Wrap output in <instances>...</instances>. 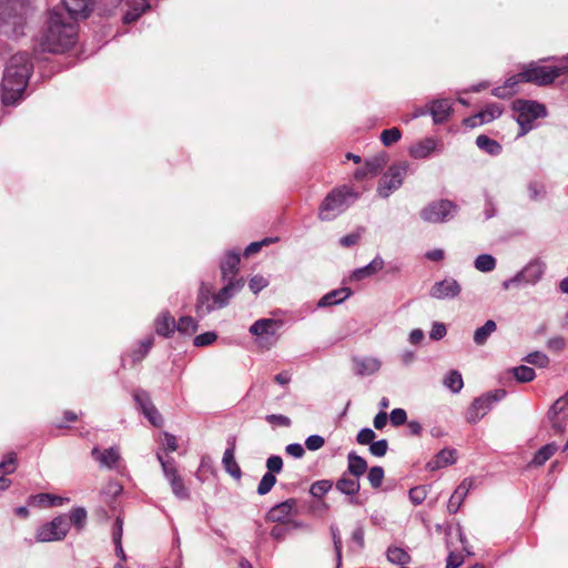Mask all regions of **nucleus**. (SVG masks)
<instances>
[{
  "label": "nucleus",
  "mask_w": 568,
  "mask_h": 568,
  "mask_svg": "<svg viewBox=\"0 0 568 568\" xmlns=\"http://www.w3.org/2000/svg\"><path fill=\"white\" fill-rule=\"evenodd\" d=\"M81 18L63 10L53 8L49 11L47 29L41 38L40 48L43 52L63 53L78 41V21Z\"/></svg>",
  "instance_id": "1"
},
{
  "label": "nucleus",
  "mask_w": 568,
  "mask_h": 568,
  "mask_svg": "<svg viewBox=\"0 0 568 568\" xmlns=\"http://www.w3.org/2000/svg\"><path fill=\"white\" fill-rule=\"evenodd\" d=\"M33 70L28 52L13 54L3 71L0 101L4 106H17L26 98V89Z\"/></svg>",
  "instance_id": "2"
},
{
  "label": "nucleus",
  "mask_w": 568,
  "mask_h": 568,
  "mask_svg": "<svg viewBox=\"0 0 568 568\" xmlns=\"http://www.w3.org/2000/svg\"><path fill=\"white\" fill-rule=\"evenodd\" d=\"M227 281V284L216 294L212 293L211 286L205 283H201L195 303V314L197 318L202 320L210 313L225 307L230 300L239 293L245 284L243 277Z\"/></svg>",
  "instance_id": "3"
},
{
  "label": "nucleus",
  "mask_w": 568,
  "mask_h": 568,
  "mask_svg": "<svg viewBox=\"0 0 568 568\" xmlns=\"http://www.w3.org/2000/svg\"><path fill=\"white\" fill-rule=\"evenodd\" d=\"M547 60H556L558 63L556 65H542L539 62H530L521 68V80L538 87H547L562 75L568 77V54L560 59L552 57L547 58Z\"/></svg>",
  "instance_id": "4"
},
{
  "label": "nucleus",
  "mask_w": 568,
  "mask_h": 568,
  "mask_svg": "<svg viewBox=\"0 0 568 568\" xmlns=\"http://www.w3.org/2000/svg\"><path fill=\"white\" fill-rule=\"evenodd\" d=\"M359 199V193L348 185L334 187L326 194L318 207L321 221H333Z\"/></svg>",
  "instance_id": "5"
},
{
  "label": "nucleus",
  "mask_w": 568,
  "mask_h": 568,
  "mask_svg": "<svg viewBox=\"0 0 568 568\" xmlns=\"http://www.w3.org/2000/svg\"><path fill=\"white\" fill-rule=\"evenodd\" d=\"M513 110L517 113L518 136H524L531 131L535 120L547 116L545 104L532 100L518 99L513 102Z\"/></svg>",
  "instance_id": "6"
},
{
  "label": "nucleus",
  "mask_w": 568,
  "mask_h": 568,
  "mask_svg": "<svg viewBox=\"0 0 568 568\" xmlns=\"http://www.w3.org/2000/svg\"><path fill=\"white\" fill-rule=\"evenodd\" d=\"M506 395L505 389L498 388L476 397L466 410L465 418L467 423L477 424L497 403L503 400Z\"/></svg>",
  "instance_id": "7"
},
{
  "label": "nucleus",
  "mask_w": 568,
  "mask_h": 568,
  "mask_svg": "<svg viewBox=\"0 0 568 568\" xmlns=\"http://www.w3.org/2000/svg\"><path fill=\"white\" fill-rule=\"evenodd\" d=\"M22 4L17 0L0 1V30L17 34L23 27Z\"/></svg>",
  "instance_id": "8"
},
{
  "label": "nucleus",
  "mask_w": 568,
  "mask_h": 568,
  "mask_svg": "<svg viewBox=\"0 0 568 568\" xmlns=\"http://www.w3.org/2000/svg\"><path fill=\"white\" fill-rule=\"evenodd\" d=\"M458 205L447 199L433 201L420 211V217L428 223L442 224L452 220L458 212Z\"/></svg>",
  "instance_id": "9"
},
{
  "label": "nucleus",
  "mask_w": 568,
  "mask_h": 568,
  "mask_svg": "<svg viewBox=\"0 0 568 568\" xmlns=\"http://www.w3.org/2000/svg\"><path fill=\"white\" fill-rule=\"evenodd\" d=\"M408 168L407 162L390 165L379 180L377 194L383 199L389 197L393 192L403 185Z\"/></svg>",
  "instance_id": "10"
},
{
  "label": "nucleus",
  "mask_w": 568,
  "mask_h": 568,
  "mask_svg": "<svg viewBox=\"0 0 568 568\" xmlns=\"http://www.w3.org/2000/svg\"><path fill=\"white\" fill-rule=\"evenodd\" d=\"M281 322L274 318H261L255 321L248 332L255 336V342L261 348H271L276 343V332Z\"/></svg>",
  "instance_id": "11"
},
{
  "label": "nucleus",
  "mask_w": 568,
  "mask_h": 568,
  "mask_svg": "<svg viewBox=\"0 0 568 568\" xmlns=\"http://www.w3.org/2000/svg\"><path fill=\"white\" fill-rule=\"evenodd\" d=\"M69 529L68 518L63 515L57 516L37 529L36 541L51 542L62 540L69 532Z\"/></svg>",
  "instance_id": "12"
},
{
  "label": "nucleus",
  "mask_w": 568,
  "mask_h": 568,
  "mask_svg": "<svg viewBox=\"0 0 568 568\" xmlns=\"http://www.w3.org/2000/svg\"><path fill=\"white\" fill-rule=\"evenodd\" d=\"M443 150L444 144L440 140L428 136L412 144L408 153L415 160H426L433 154H440Z\"/></svg>",
  "instance_id": "13"
},
{
  "label": "nucleus",
  "mask_w": 568,
  "mask_h": 568,
  "mask_svg": "<svg viewBox=\"0 0 568 568\" xmlns=\"http://www.w3.org/2000/svg\"><path fill=\"white\" fill-rule=\"evenodd\" d=\"M91 456L94 460L99 463L101 468L114 469L116 471H121V454L118 447H110L106 449H100L99 447H93L91 450Z\"/></svg>",
  "instance_id": "14"
},
{
  "label": "nucleus",
  "mask_w": 568,
  "mask_h": 568,
  "mask_svg": "<svg viewBox=\"0 0 568 568\" xmlns=\"http://www.w3.org/2000/svg\"><path fill=\"white\" fill-rule=\"evenodd\" d=\"M460 292L462 286L458 281L453 277H447L436 282L432 286L429 296L436 300H453L459 296Z\"/></svg>",
  "instance_id": "15"
},
{
  "label": "nucleus",
  "mask_w": 568,
  "mask_h": 568,
  "mask_svg": "<svg viewBox=\"0 0 568 568\" xmlns=\"http://www.w3.org/2000/svg\"><path fill=\"white\" fill-rule=\"evenodd\" d=\"M546 263L540 258L529 261L519 272L523 285H536L545 275Z\"/></svg>",
  "instance_id": "16"
},
{
  "label": "nucleus",
  "mask_w": 568,
  "mask_h": 568,
  "mask_svg": "<svg viewBox=\"0 0 568 568\" xmlns=\"http://www.w3.org/2000/svg\"><path fill=\"white\" fill-rule=\"evenodd\" d=\"M503 113V108L497 103L488 104L484 110L464 120L466 126L475 128L477 125L491 122L499 118Z\"/></svg>",
  "instance_id": "17"
},
{
  "label": "nucleus",
  "mask_w": 568,
  "mask_h": 568,
  "mask_svg": "<svg viewBox=\"0 0 568 568\" xmlns=\"http://www.w3.org/2000/svg\"><path fill=\"white\" fill-rule=\"evenodd\" d=\"M452 111V103L448 99H435L429 102V114L435 124L445 123L449 119Z\"/></svg>",
  "instance_id": "18"
},
{
  "label": "nucleus",
  "mask_w": 568,
  "mask_h": 568,
  "mask_svg": "<svg viewBox=\"0 0 568 568\" xmlns=\"http://www.w3.org/2000/svg\"><path fill=\"white\" fill-rule=\"evenodd\" d=\"M296 499L290 498L275 505L268 510L266 519L272 523H286L293 509L296 507Z\"/></svg>",
  "instance_id": "19"
},
{
  "label": "nucleus",
  "mask_w": 568,
  "mask_h": 568,
  "mask_svg": "<svg viewBox=\"0 0 568 568\" xmlns=\"http://www.w3.org/2000/svg\"><path fill=\"white\" fill-rule=\"evenodd\" d=\"M335 487L339 493L351 497V504H358V500L355 498L361 489L359 479L357 477L351 478L349 474L344 473L336 481Z\"/></svg>",
  "instance_id": "20"
},
{
  "label": "nucleus",
  "mask_w": 568,
  "mask_h": 568,
  "mask_svg": "<svg viewBox=\"0 0 568 568\" xmlns=\"http://www.w3.org/2000/svg\"><path fill=\"white\" fill-rule=\"evenodd\" d=\"M473 487V480L469 478H465L454 490L453 495L450 496L448 504H447V510L450 514H456L460 506L463 505L466 496L468 495L469 490Z\"/></svg>",
  "instance_id": "21"
},
{
  "label": "nucleus",
  "mask_w": 568,
  "mask_h": 568,
  "mask_svg": "<svg viewBox=\"0 0 568 568\" xmlns=\"http://www.w3.org/2000/svg\"><path fill=\"white\" fill-rule=\"evenodd\" d=\"M229 447L225 449L222 458V464L225 471L234 479H241L242 470L235 460V440L234 438L227 440Z\"/></svg>",
  "instance_id": "22"
},
{
  "label": "nucleus",
  "mask_w": 568,
  "mask_h": 568,
  "mask_svg": "<svg viewBox=\"0 0 568 568\" xmlns=\"http://www.w3.org/2000/svg\"><path fill=\"white\" fill-rule=\"evenodd\" d=\"M126 11L123 16V22L129 24L136 21L149 8L150 4L146 0H120Z\"/></svg>",
  "instance_id": "23"
},
{
  "label": "nucleus",
  "mask_w": 568,
  "mask_h": 568,
  "mask_svg": "<svg viewBox=\"0 0 568 568\" xmlns=\"http://www.w3.org/2000/svg\"><path fill=\"white\" fill-rule=\"evenodd\" d=\"M241 262L240 253L236 251L226 252L223 260L220 262V268L222 278L224 281L233 280L239 271V264Z\"/></svg>",
  "instance_id": "24"
},
{
  "label": "nucleus",
  "mask_w": 568,
  "mask_h": 568,
  "mask_svg": "<svg viewBox=\"0 0 568 568\" xmlns=\"http://www.w3.org/2000/svg\"><path fill=\"white\" fill-rule=\"evenodd\" d=\"M355 374L358 376H368L381 368V361L375 357H353Z\"/></svg>",
  "instance_id": "25"
},
{
  "label": "nucleus",
  "mask_w": 568,
  "mask_h": 568,
  "mask_svg": "<svg viewBox=\"0 0 568 568\" xmlns=\"http://www.w3.org/2000/svg\"><path fill=\"white\" fill-rule=\"evenodd\" d=\"M176 322L174 317L168 312H162L154 322L155 332L163 337H171L176 331Z\"/></svg>",
  "instance_id": "26"
},
{
  "label": "nucleus",
  "mask_w": 568,
  "mask_h": 568,
  "mask_svg": "<svg viewBox=\"0 0 568 568\" xmlns=\"http://www.w3.org/2000/svg\"><path fill=\"white\" fill-rule=\"evenodd\" d=\"M352 295L349 287H341L326 293L318 302L317 307L338 305Z\"/></svg>",
  "instance_id": "27"
},
{
  "label": "nucleus",
  "mask_w": 568,
  "mask_h": 568,
  "mask_svg": "<svg viewBox=\"0 0 568 568\" xmlns=\"http://www.w3.org/2000/svg\"><path fill=\"white\" fill-rule=\"evenodd\" d=\"M63 10L81 19H87L92 10L93 0H62Z\"/></svg>",
  "instance_id": "28"
},
{
  "label": "nucleus",
  "mask_w": 568,
  "mask_h": 568,
  "mask_svg": "<svg viewBox=\"0 0 568 568\" xmlns=\"http://www.w3.org/2000/svg\"><path fill=\"white\" fill-rule=\"evenodd\" d=\"M69 501L70 499L68 497H61L48 493H41L30 497V503L32 505H38L41 507H57L62 506Z\"/></svg>",
  "instance_id": "29"
},
{
  "label": "nucleus",
  "mask_w": 568,
  "mask_h": 568,
  "mask_svg": "<svg viewBox=\"0 0 568 568\" xmlns=\"http://www.w3.org/2000/svg\"><path fill=\"white\" fill-rule=\"evenodd\" d=\"M456 462V450L453 448H444L437 453L435 458L430 460L427 466L432 470L444 468L453 465Z\"/></svg>",
  "instance_id": "30"
},
{
  "label": "nucleus",
  "mask_w": 568,
  "mask_h": 568,
  "mask_svg": "<svg viewBox=\"0 0 568 568\" xmlns=\"http://www.w3.org/2000/svg\"><path fill=\"white\" fill-rule=\"evenodd\" d=\"M367 462L355 452H351L347 455V471L349 475L359 478L367 470Z\"/></svg>",
  "instance_id": "31"
},
{
  "label": "nucleus",
  "mask_w": 568,
  "mask_h": 568,
  "mask_svg": "<svg viewBox=\"0 0 568 568\" xmlns=\"http://www.w3.org/2000/svg\"><path fill=\"white\" fill-rule=\"evenodd\" d=\"M384 267V260L379 256H376L373 261H371L367 265L356 268L353 272L352 277L354 280L361 281L373 274L379 272Z\"/></svg>",
  "instance_id": "32"
},
{
  "label": "nucleus",
  "mask_w": 568,
  "mask_h": 568,
  "mask_svg": "<svg viewBox=\"0 0 568 568\" xmlns=\"http://www.w3.org/2000/svg\"><path fill=\"white\" fill-rule=\"evenodd\" d=\"M476 145L478 149L493 156L499 155L503 150V146L498 141L493 140L485 134H480L476 138Z\"/></svg>",
  "instance_id": "33"
},
{
  "label": "nucleus",
  "mask_w": 568,
  "mask_h": 568,
  "mask_svg": "<svg viewBox=\"0 0 568 568\" xmlns=\"http://www.w3.org/2000/svg\"><path fill=\"white\" fill-rule=\"evenodd\" d=\"M497 325L495 321L488 320L485 324L474 332V343L478 346H483L486 344L489 336L496 331Z\"/></svg>",
  "instance_id": "34"
},
{
  "label": "nucleus",
  "mask_w": 568,
  "mask_h": 568,
  "mask_svg": "<svg viewBox=\"0 0 568 568\" xmlns=\"http://www.w3.org/2000/svg\"><path fill=\"white\" fill-rule=\"evenodd\" d=\"M558 446L556 443H549L540 447L536 453L531 460L534 466H542L546 462H548L554 454L557 452Z\"/></svg>",
  "instance_id": "35"
},
{
  "label": "nucleus",
  "mask_w": 568,
  "mask_h": 568,
  "mask_svg": "<svg viewBox=\"0 0 568 568\" xmlns=\"http://www.w3.org/2000/svg\"><path fill=\"white\" fill-rule=\"evenodd\" d=\"M443 384L453 394H458L464 387L463 376L458 371L452 369L444 377Z\"/></svg>",
  "instance_id": "36"
},
{
  "label": "nucleus",
  "mask_w": 568,
  "mask_h": 568,
  "mask_svg": "<svg viewBox=\"0 0 568 568\" xmlns=\"http://www.w3.org/2000/svg\"><path fill=\"white\" fill-rule=\"evenodd\" d=\"M153 344H154V338L152 336H148L144 339H142L139 343L138 347L134 348L130 354L132 363L135 364V363L141 362L148 355V353L152 348Z\"/></svg>",
  "instance_id": "37"
},
{
  "label": "nucleus",
  "mask_w": 568,
  "mask_h": 568,
  "mask_svg": "<svg viewBox=\"0 0 568 568\" xmlns=\"http://www.w3.org/2000/svg\"><path fill=\"white\" fill-rule=\"evenodd\" d=\"M386 557L389 562L398 566H405L410 562L409 554L399 547H388Z\"/></svg>",
  "instance_id": "38"
},
{
  "label": "nucleus",
  "mask_w": 568,
  "mask_h": 568,
  "mask_svg": "<svg viewBox=\"0 0 568 568\" xmlns=\"http://www.w3.org/2000/svg\"><path fill=\"white\" fill-rule=\"evenodd\" d=\"M156 457L162 466L163 474L169 483L181 477L175 466V460L173 458H164L161 454H158Z\"/></svg>",
  "instance_id": "39"
},
{
  "label": "nucleus",
  "mask_w": 568,
  "mask_h": 568,
  "mask_svg": "<svg viewBox=\"0 0 568 568\" xmlns=\"http://www.w3.org/2000/svg\"><path fill=\"white\" fill-rule=\"evenodd\" d=\"M496 258L491 254H480L474 261V266L483 273L491 272L496 268Z\"/></svg>",
  "instance_id": "40"
},
{
  "label": "nucleus",
  "mask_w": 568,
  "mask_h": 568,
  "mask_svg": "<svg viewBox=\"0 0 568 568\" xmlns=\"http://www.w3.org/2000/svg\"><path fill=\"white\" fill-rule=\"evenodd\" d=\"M365 530L362 524H357L352 532L349 551L362 550L365 547Z\"/></svg>",
  "instance_id": "41"
},
{
  "label": "nucleus",
  "mask_w": 568,
  "mask_h": 568,
  "mask_svg": "<svg viewBox=\"0 0 568 568\" xmlns=\"http://www.w3.org/2000/svg\"><path fill=\"white\" fill-rule=\"evenodd\" d=\"M329 530H331L334 551H335L336 568H341V566H342V548H343L341 532L336 525H331Z\"/></svg>",
  "instance_id": "42"
},
{
  "label": "nucleus",
  "mask_w": 568,
  "mask_h": 568,
  "mask_svg": "<svg viewBox=\"0 0 568 568\" xmlns=\"http://www.w3.org/2000/svg\"><path fill=\"white\" fill-rule=\"evenodd\" d=\"M175 326L178 332L185 335H192L197 331L199 327L197 321L191 316L180 317Z\"/></svg>",
  "instance_id": "43"
},
{
  "label": "nucleus",
  "mask_w": 568,
  "mask_h": 568,
  "mask_svg": "<svg viewBox=\"0 0 568 568\" xmlns=\"http://www.w3.org/2000/svg\"><path fill=\"white\" fill-rule=\"evenodd\" d=\"M511 372L516 381L519 383H529L536 377L534 368L526 365L514 367Z\"/></svg>",
  "instance_id": "44"
},
{
  "label": "nucleus",
  "mask_w": 568,
  "mask_h": 568,
  "mask_svg": "<svg viewBox=\"0 0 568 568\" xmlns=\"http://www.w3.org/2000/svg\"><path fill=\"white\" fill-rule=\"evenodd\" d=\"M333 487V483L328 479L316 480L311 485L310 494L314 498H322L326 495Z\"/></svg>",
  "instance_id": "45"
},
{
  "label": "nucleus",
  "mask_w": 568,
  "mask_h": 568,
  "mask_svg": "<svg viewBox=\"0 0 568 568\" xmlns=\"http://www.w3.org/2000/svg\"><path fill=\"white\" fill-rule=\"evenodd\" d=\"M524 361L530 365H535L540 368H546L550 361L549 357L539 351L531 352L524 357Z\"/></svg>",
  "instance_id": "46"
},
{
  "label": "nucleus",
  "mask_w": 568,
  "mask_h": 568,
  "mask_svg": "<svg viewBox=\"0 0 568 568\" xmlns=\"http://www.w3.org/2000/svg\"><path fill=\"white\" fill-rule=\"evenodd\" d=\"M568 407V392L560 396L548 409L547 418L560 416Z\"/></svg>",
  "instance_id": "47"
},
{
  "label": "nucleus",
  "mask_w": 568,
  "mask_h": 568,
  "mask_svg": "<svg viewBox=\"0 0 568 568\" xmlns=\"http://www.w3.org/2000/svg\"><path fill=\"white\" fill-rule=\"evenodd\" d=\"M87 520V510L83 507H75L70 511L69 525H74L78 529H81Z\"/></svg>",
  "instance_id": "48"
},
{
  "label": "nucleus",
  "mask_w": 568,
  "mask_h": 568,
  "mask_svg": "<svg viewBox=\"0 0 568 568\" xmlns=\"http://www.w3.org/2000/svg\"><path fill=\"white\" fill-rule=\"evenodd\" d=\"M133 398H134L136 405L139 406V408L141 409L142 414H144V412H146L149 409V407L154 405L151 400L149 393L144 389H136L133 393Z\"/></svg>",
  "instance_id": "49"
},
{
  "label": "nucleus",
  "mask_w": 568,
  "mask_h": 568,
  "mask_svg": "<svg viewBox=\"0 0 568 568\" xmlns=\"http://www.w3.org/2000/svg\"><path fill=\"white\" fill-rule=\"evenodd\" d=\"M276 484V477L271 473H265L257 485L256 493L261 496L266 495Z\"/></svg>",
  "instance_id": "50"
},
{
  "label": "nucleus",
  "mask_w": 568,
  "mask_h": 568,
  "mask_svg": "<svg viewBox=\"0 0 568 568\" xmlns=\"http://www.w3.org/2000/svg\"><path fill=\"white\" fill-rule=\"evenodd\" d=\"M400 138H402V132L397 128H390V129L384 130L381 133V141L385 146H389V145L396 143L397 141L400 140Z\"/></svg>",
  "instance_id": "51"
},
{
  "label": "nucleus",
  "mask_w": 568,
  "mask_h": 568,
  "mask_svg": "<svg viewBox=\"0 0 568 568\" xmlns=\"http://www.w3.org/2000/svg\"><path fill=\"white\" fill-rule=\"evenodd\" d=\"M386 164V154H381L376 158L366 160L365 166L369 174H377Z\"/></svg>",
  "instance_id": "52"
},
{
  "label": "nucleus",
  "mask_w": 568,
  "mask_h": 568,
  "mask_svg": "<svg viewBox=\"0 0 568 568\" xmlns=\"http://www.w3.org/2000/svg\"><path fill=\"white\" fill-rule=\"evenodd\" d=\"M172 493L174 496L181 500L187 499L190 497L189 489L185 487L182 477L170 483Z\"/></svg>",
  "instance_id": "53"
},
{
  "label": "nucleus",
  "mask_w": 568,
  "mask_h": 568,
  "mask_svg": "<svg viewBox=\"0 0 568 568\" xmlns=\"http://www.w3.org/2000/svg\"><path fill=\"white\" fill-rule=\"evenodd\" d=\"M384 478V469L381 466H374L368 470L367 479L373 488H379Z\"/></svg>",
  "instance_id": "54"
},
{
  "label": "nucleus",
  "mask_w": 568,
  "mask_h": 568,
  "mask_svg": "<svg viewBox=\"0 0 568 568\" xmlns=\"http://www.w3.org/2000/svg\"><path fill=\"white\" fill-rule=\"evenodd\" d=\"M408 497L414 505H420L427 497L426 486H416L410 488L408 491Z\"/></svg>",
  "instance_id": "55"
},
{
  "label": "nucleus",
  "mask_w": 568,
  "mask_h": 568,
  "mask_svg": "<svg viewBox=\"0 0 568 568\" xmlns=\"http://www.w3.org/2000/svg\"><path fill=\"white\" fill-rule=\"evenodd\" d=\"M217 338L215 332H205L200 335H196L193 339V344L196 347H204L213 344Z\"/></svg>",
  "instance_id": "56"
},
{
  "label": "nucleus",
  "mask_w": 568,
  "mask_h": 568,
  "mask_svg": "<svg viewBox=\"0 0 568 568\" xmlns=\"http://www.w3.org/2000/svg\"><path fill=\"white\" fill-rule=\"evenodd\" d=\"M266 473H271L275 476V474H280L283 469V459L280 455H271L266 459Z\"/></svg>",
  "instance_id": "57"
},
{
  "label": "nucleus",
  "mask_w": 568,
  "mask_h": 568,
  "mask_svg": "<svg viewBox=\"0 0 568 568\" xmlns=\"http://www.w3.org/2000/svg\"><path fill=\"white\" fill-rule=\"evenodd\" d=\"M268 280L263 275H254L248 281V287L254 294H258L262 290L268 286Z\"/></svg>",
  "instance_id": "58"
},
{
  "label": "nucleus",
  "mask_w": 568,
  "mask_h": 568,
  "mask_svg": "<svg viewBox=\"0 0 568 568\" xmlns=\"http://www.w3.org/2000/svg\"><path fill=\"white\" fill-rule=\"evenodd\" d=\"M143 415L153 426L161 427L163 425V417L154 405L149 407Z\"/></svg>",
  "instance_id": "59"
},
{
  "label": "nucleus",
  "mask_w": 568,
  "mask_h": 568,
  "mask_svg": "<svg viewBox=\"0 0 568 568\" xmlns=\"http://www.w3.org/2000/svg\"><path fill=\"white\" fill-rule=\"evenodd\" d=\"M387 449H388V442L386 439H379L377 442H373L369 445V453L376 457L385 456L387 453Z\"/></svg>",
  "instance_id": "60"
},
{
  "label": "nucleus",
  "mask_w": 568,
  "mask_h": 568,
  "mask_svg": "<svg viewBox=\"0 0 568 568\" xmlns=\"http://www.w3.org/2000/svg\"><path fill=\"white\" fill-rule=\"evenodd\" d=\"M265 420L271 425L281 427H290L292 425L290 417L282 414L266 415Z\"/></svg>",
  "instance_id": "61"
},
{
  "label": "nucleus",
  "mask_w": 568,
  "mask_h": 568,
  "mask_svg": "<svg viewBox=\"0 0 568 568\" xmlns=\"http://www.w3.org/2000/svg\"><path fill=\"white\" fill-rule=\"evenodd\" d=\"M375 437V432L372 428L365 427L358 432L356 440L361 445H371L374 442Z\"/></svg>",
  "instance_id": "62"
},
{
  "label": "nucleus",
  "mask_w": 568,
  "mask_h": 568,
  "mask_svg": "<svg viewBox=\"0 0 568 568\" xmlns=\"http://www.w3.org/2000/svg\"><path fill=\"white\" fill-rule=\"evenodd\" d=\"M389 420L393 426H402L407 422V413L403 408H394L389 414Z\"/></svg>",
  "instance_id": "63"
},
{
  "label": "nucleus",
  "mask_w": 568,
  "mask_h": 568,
  "mask_svg": "<svg viewBox=\"0 0 568 568\" xmlns=\"http://www.w3.org/2000/svg\"><path fill=\"white\" fill-rule=\"evenodd\" d=\"M324 444L325 439L321 435H311L305 440L306 448L312 452L321 449Z\"/></svg>",
  "instance_id": "64"
}]
</instances>
